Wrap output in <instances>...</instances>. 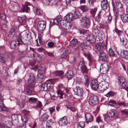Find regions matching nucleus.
Wrapping results in <instances>:
<instances>
[{"label":"nucleus","mask_w":128,"mask_h":128,"mask_svg":"<svg viewBox=\"0 0 128 128\" xmlns=\"http://www.w3.org/2000/svg\"><path fill=\"white\" fill-rule=\"evenodd\" d=\"M80 22L82 26L88 28L90 25V21L89 18L86 17L82 18L80 20Z\"/></svg>","instance_id":"f257e3e1"},{"label":"nucleus","mask_w":128,"mask_h":128,"mask_svg":"<svg viewBox=\"0 0 128 128\" xmlns=\"http://www.w3.org/2000/svg\"><path fill=\"white\" fill-rule=\"evenodd\" d=\"M21 35H19L17 40H13L11 42L10 44V46L12 49H15L18 45L23 43V42L21 39Z\"/></svg>","instance_id":"f03ea898"},{"label":"nucleus","mask_w":128,"mask_h":128,"mask_svg":"<svg viewBox=\"0 0 128 128\" xmlns=\"http://www.w3.org/2000/svg\"><path fill=\"white\" fill-rule=\"evenodd\" d=\"M108 116L110 120L116 119L118 118V114L117 111L114 109L110 110L108 112Z\"/></svg>","instance_id":"7ed1b4c3"},{"label":"nucleus","mask_w":128,"mask_h":128,"mask_svg":"<svg viewBox=\"0 0 128 128\" xmlns=\"http://www.w3.org/2000/svg\"><path fill=\"white\" fill-rule=\"evenodd\" d=\"M106 47L105 43L102 42L96 44L95 46V49L98 52L103 51Z\"/></svg>","instance_id":"20e7f679"},{"label":"nucleus","mask_w":128,"mask_h":128,"mask_svg":"<svg viewBox=\"0 0 128 128\" xmlns=\"http://www.w3.org/2000/svg\"><path fill=\"white\" fill-rule=\"evenodd\" d=\"M108 104L110 105L114 106L116 108H118L121 106H125V104L124 102H121L116 103L115 101L114 100H111L108 103Z\"/></svg>","instance_id":"39448f33"},{"label":"nucleus","mask_w":128,"mask_h":128,"mask_svg":"<svg viewBox=\"0 0 128 128\" xmlns=\"http://www.w3.org/2000/svg\"><path fill=\"white\" fill-rule=\"evenodd\" d=\"M118 84L124 88L128 86L126 78L124 76H120L118 78Z\"/></svg>","instance_id":"423d86ee"},{"label":"nucleus","mask_w":128,"mask_h":128,"mask_svg":"<svg viewBox=\"0 0 128 128\" xmlns=\"http://www.w3.org/2000/svg\"><path fill=\"white\" fill-rule=\"evenodd\" d=\"M100 32V31L96 27L93 28L92 31V35L96 38V40L98 41H100L102 40L101 37H99V36L101 34Z\"/></svg>","instance_id":"0eeeda50"},{"label":"nucleus","mask_w":128,"mask_h":128,"mask_svg":"<svg viewBox=\"0 0 128 128\" xmlns=\"http://www.w3.org/2000/svg\"><path fill=\"white\" fill-rule=\"evenodd\" d=\"M109 84L108 82L102 81L99 84V90L103 92L108 87Z\"/></svg>","instance_id":"6e6552de"},{"label":"nucleus","mask_w":128,"mask_h":128,"mask_svg":"<svg viewBox=\"0 0 128 128\" xmlns=\"http://www.w3.org/2000/svg\"><path fill=\"white\" fill-rule=\"evenodd\" d=\"M35 83H30L27 86L26 90V94L28 95H30L32 94V92L33 90Z\"/></svg>","instance_id":"1a4fd4ad"},{"label":"nucleus","mask_w":128,"mask_h":128,"mask_svg":"<svg viewBox=\"0 0 128 128\" xmlns=\"http://www.w3.org/2000/svg\"><path fill=\"white\" fill-rule=\"evenodd\" d=\"M46 23L44 20L39 21L37 25V29L39 31L44 30L46 27Z\"/></svg>","instance_id":"9d476101"},{"label":"nucleus","mask_w":128,"mask_h":128,"mask_svg":"<svg viewBox=\"0 0 128 128\" xmlns=\"http://www.w3.org/2000/svg\"><path fill=\"white\" fill-rule=\"evenodd\" d=\"M37 68L38 72L41 74H44L46 71L45 66L43 64H40L38 67L36 66L34 67V70H35Z\"/></svg>","instance_id":"9b49d317"},{"label":"nucleus","mask_w":128,"mask_h":128,"mask_svg":"<svg viewBox=\"0 0 128 128\" xmlns=\"http://www.w3.org/2000/svg\"><path fill=\"white\" fill-rule=\"evenodd\" d=\"M31 6V4L28 2H26L24 5H23L21 9V10L23 12L29 13L30 12V8Z\"/></svg>","instance_id":"f8f14e48"},{"label":"nucleus","mask_w":128,"mask_h":128,"mask_svg":"<svg viewBox=\"0 0 128 128\" xmlns=\"http://www.w3.org/2000/svg\"><path fill=\"white\" fill-rule=\"evenodd\" d=\"M98 102V99L96 96H91L89 99V103L92 105H94Z\"/></svg>","instance_id":"ddd939ff"},{"label":"nucleus","mask_w":128,"mask_h":128,"mask_svg":"<svg viewBox=\"0 0 128 128\" xmlns=\"http://www.w3.org/2000/svg\"><path fill=\"white\" fill-rule=\"evenodd\" d=\"M109 68V66L106 63L101 65L100 70L103 74H105L108 72Z\"/></svg>","instance_id":"4468645a"},{"label":"nucleus","mask_w":128,"mask_h":128,"mask_svg":"<svg viewBox=\"0 0 128 128\" xmlns=\"http://www.w3.org/2000/svg\"><path fill=\"white\" fill-rule=\"evenodd\" d=\"M78 43L77 40L76 39H73L70 42V45L73 49H77L79 47Z\"/></svg>","instance_id":"2eb2a0df"},{"label":"nucleus","mask_w":128,"mask_h":128,"mask_svg":"<svg viewBox=\"0 0 128 128\" xmlns=\"http://www.w3.org/2000/svg\"><path fill=\"white\" fill-rule=\"evenodd\" d=\"M79 66L83 74L87 73L88 69L85 65L84 62L82 61L80 62L79 63Z\"/></svg>","instance_id":"dca6fc26"},{"label":"nucleus","mask_w":128,"mask_h":128,"mask_svg":"<svg viewBox=\"0 0 128 128\" xmlns=\"http://www.w3.org/2000/svg\"><path fill=\"white\" fill-rule=\"evenodd\" d=\"M90 86L92 89L94 90H96L98 88L99 89L98 83L97 80H94L92 81L91 83Z\"/></svg>","instance_id":"f3484780"},{"label":"nucleus","mask_w":128,"mask_h":128,"mask_svg":"<svg viewBox=\"0 0 128 128\" xmlns=\"http://www.w3.org/2000/svg\"><path fill=\"white\" fill-rule=\"evenodd\" d=\"M75 94L81 97L82 95L83 91L82 88L79 86L75 88L74 89Z\"/></svg>","instance_id":"a211bd4d"},{"label":"nucleus","mask_w":128,"mask_h":128,"mask_svg":"<svg viewBox=\"0 0 128 128\" xmlns=\"http://www.w3.org/2000/svg\"><path fill=\"white\" fill-rule=\"evenodd\" d=\"M108 56V55L105 52H100L99 57L101 60L104 62H107Z\"/></svg>","instance_id":"6ab92c4d"},{"label":"nucleus","mask_w":128,"mask_h":128,"mask_svg":"<svg viewBox=\"0 0 128 128\" xmlns=\"http://www.w3.org/2000/svg\"><path fill=\"white\" fill-rule=\"evenodd\" d=\"M96 38L92 34L88 35L86 37V40L90 44H93L95 42Z\"/></svg>","instance_id":"aec40b11"},{"label":"nucleus","mask_w":128,"mask_h":128,"mask_svg":"<svg viewBox=\"0 0 128 128\" xmlns=\"http://www.w3.org/2000/svg\"><path fill=\"white\" fill-rule=\"evenodd\" d=\"M120 42L123 45L126 49L128 48V40L125 38L124 36L122 37H120Z\"/></svg>","instance_id":"412c9836"},{"label":"nucleus","mask_w":128,"mask_h":128,"mask_svg":"<svg viewBox=\"0 0 128 128\" xmlns=\"http://www.w3.org/2000/svg\"><path fill=\"white\" fill-rule=\"evenodd\" d=\"M58 123L60 126L66 125L68 124V122L66 117L65 116L60 118L58 121Z\"/></svg>","instance_id":"4be33fe9"},{"label":"nucleus","mask_w":128,"mask_h":128,"mask_svg":"<svg viewBox=\"0 0 128 128\" xmlns=\"http://www.w3.org/2000/svg\"><path fill=\"white\" fill-rule=\"evenodd\" d=\"M35 76L32 73H30L29 75L28 82L29 83H35L34 82V81L35 80Z\"/></svg>","instance_id":"5701e85b"},{"label":"nucleus","mask_w":128,"mask_h":128,"mask_svg":"<svg viewBox=\"0 0 128 128\" xmlns=\"http://www.w3.org/2000/svg\"><path fill=\"white\" fill-rule=\"evenodd\" d=\"M73 14L72 13H70L69 14H67L64 18V20L70 22L72 21L74 19L73 17Z\"/></svg>","instance_id":"b1692460"},{"label":"nucleus","mask_w":128,"mask_h":128,"mask_svg":"<svg viewBox=\"0 0 128 128\" xmlns=\"http://www.w3.org/2000/svg\"><path fill=\"white\" fill-rule=\"evenodd\" d=\"M86 122V123L91 122L93 120V117L91 114L89 113L85 114Z\"/></svg>","instance_id":"393cba45"},{"label":"nucleus","mask_w":128,"mask_h":128,"mask_svg":"<svg viewBox=\"0 0 128 128\" xmlns=\"http://www.w3.org/2000/svg\"><path fill=\"white\" fill-rule=\"evenodd\" d=\"M26 18L25 16H23L18 17V20L21 25H23L26 24Z\"/></svg>","instance_id":"a878e982"},{"label":"nucleus","mask_w":128,"mask_h":128,"mask_svg":"<svg viewBox=\"0 0 128 128\" xmlns=\"http://www.w3.org/2000/svg\"><path fill=\"white\" fill-rule=\"evenodd\" d=\"M80 46L81 48L88 50H90L91 48L90 46L87 44L86 42H83L81 43L80 44Z\"/></svg>","instance_id":"bb28decb"},{"label":"nucleus","mask_w":128,"mask_h":128,"mask_svg":"<svg viewBox=\"0 0 128 128\" xmlns=\"http://www.w3.org/2000/svg\"><path fill=\"white\" fill-rule=\"evenodd\" d=\"M116 6L117 8L120 9V11H122L123 10V5L118 0H115Z\"/></svg>","instance_id":"cd10ccee"},{"label":"nucleus","mask_w":128,"mask_h":128,"mask_svg":"<svg viewBox=\"0 0 128 128\" xmlns=\"http://www.w3.org/2000/svg\"><path fill=\"white\" fill-rule=\"evenodd\" d=\"M83 55L88 59L90 62H91L93 60V58L89 52H84Z\"/></svg>","instance_id":"c85d7f7f"},{"label":"nucleus","mask_w":128,"mask_h":128,"mask_svg":"<svg viewBox=\"0 0 128 128\" xmlns=\"http://www.w3.org/2000/svg\"><path fill=\"white\" fill-rule=\"evenodd\" d=\"M83 80V82L85 86L87 87H88L90 82V79L89 76L87 75H85Z\"/></svg>","instance_id":"c756f323"},{"label":"nucleus","mask_w":128,"mask_h":128,"mask_svg":"<svg viewBox=\"0 0 128 128\" xmlns=\"http://www.w3.org/2000/svg\"><path fill=\"white\" fill-rule=\"evenodd\" d=\"M108 2L107 0H102L101 3V6L102 10H105L107 8Z\"/></svg>","instance_id":"7c9ffc66"},{"label":"nucleus","mask_w":128,"mask_h":128,"mask_svg":"<svg viewBox=\"0 0 128 128\" xmlns=\"http://www.w3.org/2000/svg\"><path fill=\"white\" fill-rule=\"evenodd\" d=\"M121 19L124 22H128V14L124 13L120 16Z\"/></svg>","instance_id":"2f4dec72"},{"label":"nucleus","mask_w":128,"mask_h":128,"mask_svg":"<svg viewBox=\"0 0 128 128\" xmlns=\"http://www.w3.org/2000/svg\"><path fill=\"white\" fill-rule=\"evenodd\" d=\"M70 52V50L69 48H67L65 49L63 53L61 56L62 58H65L68 55Z\"/></svg>","instance_id":"473e14b6"},{"label":"nucleus","mask_w":128,"mask_h":128,"mask_svg":"<svg viewBox=\"0 0 128 128\" xmlns=\"http://www.w3.org/2000/svg\"><path fill=\"white\" fill-rule=\"evenodd\" d=\"M120 55L122 58L126 59L128 60V51L126 50L120 52Z\"/></svg>","instance_id":"72a5a7b5"},{"label":"nucleus","mask_w":128,"mask_h":128,"mask_svg":"<svg viewBox=\"0 0 128 128\" xmlns=\"http://www.w3.org/2000/svg\"><path fill=\"white\" fill-rule=\"evenodd\" d=\"M46 85V90H47L50 89H52L53 88L54 84L53 82H47L44 83Z\"/></svg>","instance_id":"f704fd0d"},{"label":"nucleus","mask_w":128,"mask_h":128,"mask_svg":"<svg viewBox=\"0 0 128 128\" xmlns=\"http://www.w3.org/2000/svg\"><path fill=\"white\" fill-rule=\"evenodd\" d=\"M54 75L56 76H59L61 79L63 78L64 76L63 75L64 72L62 71H58L54 72Z\"/></svg>","instance_id":"c9c22d12"},{"label":"nucleus","mask_w":128,"mask_h":128,"mask_svg":"<svg viewBox=\"0 0 128 128\" xmlns=\"http://www.w3.org/2000/svg\"><path fill=\"white\" fill-rule=\"evenodd\" d=\"M19 35H21V39L22 40V41H23L24 40L26 39H28V37L29 36V35L28 33H27L26 32H22L21 34H19Z\"/></svg>","instance_id":"e433bc0d"},{"label":"nucleus","mask_w":128,"mask_h":128,"mask_svg":"<svg viewBox=\"0 0 128 128\" xmlns=\"http://www.w3.org/2000/svg\"><path fill=\"white\" fill-rule=\"evenodd\" d=\"M66 76L68 79H71L74 76L73 73L71 70H69L66 73Z\"/></svg>","instance_id":"4c0bfd02"},{"label":"nucleus","mask_w":128,"mask_h":128,"mask_svg":"<svg viewBox=\"0 0 128 128\" xmlns=\"http://www.w3.org/2000/svg\"><path fill=\"white\" fill-rule=\"evenodd\" d=\"M53 123V122L51 119H50L48 120L46 125V128H51Z\"/></svg>","instance_id":"58836bf2"},{"label":"nucleus","mask_w":128,"mask_h":128,"mask_svg":"<svg viewBox=\"0 0 128 128\" xmlns=\"http://www.w3.org/2000/svg\"><path fill=\"white\" fill-rule=\"evenodd\" d=\"M8 109L4 104L3 102L0 103V111H7Z\"/></svg>","instance_id":"ea45409f"},{"label":"nucleus","mask_w":128,"mask_h":128,"mask_svg":"<svg viewBox=\"0 0 128 128\" xmlns=\"http://www.w3.org/2000/svg\"><path fill=\"white\" fill-rule=\"evenodd\" d=\"M33 56L34 59L38 61H39L41 58V56L39 54L36 53L33 54Z\"/></svg>","instance_id":"a19ab883"},{"label":"nucleus","mask_w":128,"mask_h":128,"mask_svg":"<svg viewBox=\"0 0 128 128\" xmlns=\"http://www.w3.org/2000/svg\"><path fill=\"white\" fill-rule=\"evenodd\" d=\"M80 16V14L78 10H76L73 14L74 19H76L79 18Z\"/></svg>","instance_id":"79ce46f5"},{"label":"nucleus","mask_w":128,"mask_h":128,"mask_svg":"<svg viewBox=\"0 0 128 128\" xmlns=\"http://www.w3.org/2000/svg\"><path fill=\"white\" fill-rule=\"evenodd\" d=\"M48 117L49 116L48 114H44L41 116L40 119L42 121H44L48 119Z\"/></svg>","instance_id":"37998d69"},{"label":"nucleus","mask_w":128,"mask_h":128,"mask_svg":"<svg viewBox=\"0 0 128 128\" xmlns=\"http://www.w3.org/2000/svg\"><path fill=\"white\" fill-rule=\"evenodd\" d=\"M0 19L3 20L4 23L6 24L7 22V20L6 19V16L5 14H1L0 13Z\"/></svg>","instance_id":"c03bdc74"},{"label":"nucleus","mask_w":128,"mask_h":128,"mask_svg":"<svg viewBox=\"0 0 128 128\" xmlns=\"http://www.w3.org/2000/svg\"><path fill=\"white\" fill-rule=\"evenodd\" d=\"M32 40V39L31 38V36L30 35H29L28 39L24 40L22 41V42H23V43H24L25 44H29L31 42Z\"/></svg>","instance_id":"a18cd8bd"},{"label":"nucleus","mask_w":128,"mask_h":128,"mask_svg":"<svg viewBox=\"0 0 128 128\" xmlns=\"http://www.w3.org/2000/svg\"><path fill=\"white\" fill-rule=\"evenodd\" d=\"M37 78H38L37 80L38 82H42L44 79V76L40 74H38L37 76Z\"/></svg>","instance_id":"49530a36"},{"label":"nucleus","mask_w":128,"mask_h":128,"mask_svg":"<svg viewBox=\"0 0 128 128\" xmlns=\"http://www.w3.org/2000/svg\"><path fill=\"white\" fill-rule=\"evenodd\" d=\"M80 9L84 12H88L89 10V8L85 5L81 6L80 7Z\"/></svg>","instance_id":"de8ad7c7"},{"label":"nucleus","mask_w":128,"mask_h":128,"mask_svg":"<svg viewBox=\"0 0 128 128\" xmlns=\"http://www.w3.org/2000/svg\"><path fill=\"white\" fill-rule=\"evenodd\" d=\"M85 124V122H78L77 124V128H83Z\"/></svg>","instance_id":"09e8293b"},{"label":"nucleus","mask_w":128,"mask_h":128,"mask_svg":"<svg viewBox=\"0 0 128 128\" xmlns=\"http://www.w3.org/2000/svg\"><path fill=\"white\" fill-rule=\"evenodd\" d=\"M6 60V58L2 55L0 54V62L2 63H5Z\"/></svg>","instance_id":"8fccbe9b"},{"label":"nucleus","mask_w":128,"mask_h":128,"mask_svg":"<svg viewBox=\"0 0 128 128\" xmlns=\"http://www.w3.org/2000/svg\"><path fill=\"white\" fill-rule=\"evenodd\" d=\"M37 100V98L32 97L30 98H29L28 100L29 102L31 104L34 103Z\"/></svg>","instance_id":"3c124183"},{"label":"nucleus","mask_w":128,"mask_h":128,"mask_svg":"<svg viewBox=\"0 0 128 128\" xmlns=\"http://www.w3.org/2000/svg\"><path fill=\"white\" fill-rule=\"evenodd\" d=\"M108 54L110 56H115V54L114 53L112 49L111 48H110L108 51Z\"/></svg>","instance_id":"603ef678"},{"label":"nucleus","mask_w":128,"mask_h":128,"mask_svg":"<svg viewBox=\"0 0 128 128\" xmlns=\"http://www.w3.org/2000/svg\"><path fill=\"white\" fill-rule=\"evenodd\" d=\"M56 92L58 95V96L60 99L62 98L63 94L62 92L60 90H58L56 91Z\"/></svg>","instance_id":"864d4df0"},{"label":"nucleus","mask_w":128,"mask_h":128,"mask_svg":"<svg viewBox=\"0 0 128 128\" xmlns=\"http://www.w3.org/2000/svg\"><path fill=\"white\" fill-rule=\"evenodd\" d=\"M45 88H46V85L44 84H42L39 87L41 91L46 90L45 89Z\"/></svg>","instance_id":"5fc2aeb1"},{"label":"nucleus","mask_w":128,"mask_h":128,"mask_svg":"<svg viewBox=\"0 0 128 128\" xmlns=\"http://www.w3.org/2000/svg\"><path fill=\"white\" fill-rule=\"evenodd\" d=\"M113 31H115L118 36H120L122 33V31L118 30L116 28H115Z\"/></svg>","instance_id":"6e6d98bb"},{"label":"nucleus","mask_w":128,"mask_h":128,"mask_svg":"<svg viewBox=\"0 0 128 128\" xmlns=\"http://www.w3.org/2000/svg\"><path fill=\"white\" fill-rule=\"evenodd\" d=\"M100 13L101 12H100L98 14L97 16L96 17V20L97 22H99L100 20L101 16L100 14Z\"/></svg>","instance_id":"4d7b16f0"},{"label":"nucleus","mask_w":128,"mask_h":128,"mask_svg":"<svg viewBox=\"0 0 128 128\" xmlns=\"http://www.w3.org/2000/svg\"><path fill=\"white\" fill-rule=\"evenodd\" d=\"M66 108L73 112H75L76 111V109L68 105L66 106Z\"/></svg>","instance_id":"13d9d810"},{"label":"nucleus","mask_w":128,"mask_h":128,"mask_svg":"<svg viewBox=\"0 0 128 128\" xmlns=\"http://www.w3.org/2000/svg\"><path fill=\"white\" fill-rule=\"evenodd\" d=\"M33 11L34 13L36 14H40V12L39 9L34 7L33 8Z\"/></svg>","instance_id":"bf43d9fd"},{"label":"nucleus","mask_w":128,"mask_h":128,"mask_svg":"<svg viewBox=\"0 0 128 128\" xmlns=\"http://www.w3.org/2000/svg\"><path fill=\"white\" fill-rule=\"evenodd\" d=\"M114 94L115 93L113 92L110 91L106 95V96L107 97H108L110 96H114Z\"/></svg>","instance_id":"052dcab7"},{"label":"nucleus","mask_w":128,"mask_h":128,"mask_svg":"<svg viewBox=\"0 0 128 128\" xmlns=\"http://www.w3.org/2000/svg\"><path fill=\"white\" fill-rule=\"evenodd\" d=\"M36 106L37 108H40L42 106V103L40 102L39 101H36Z\"/></svg>","instance_id":"680f3d73"},{"label":"nucleus","mask_w":128,"mask_h":128,"mask_svg":"<svg viewBox=\"0 0 128 128\" xmlns=\"http://www.w3.org/2000/svg\"><path fill=\"white\" fill-rule=\"evenodd\" d=\"M22 120L23 124H26V123L28 121L27 118L24 116L22 117Z\"/></svg>","instance_id":"e2e57ef3"},{"label":"nucleus","mask_w":128,"mask_h":128,"mask_svg":"<svg viewBox=\"0 0 128 128\" xmlns=\"http://www.w3.org/2000/svg\"><path fill=\"white\" fill-rule=\"evenodd\" d=\"M121 112L123 114L126 115H128V110H121Z\"/></svg>","instance_id":"0e129e2a"},{"label":"nucleus","mask_w":128,"mask_h":128,"mask_svg":"<svg viewBox=\"0 0 128 128\" xmlns=\"http://www.w3.org/2000/svg\"><path fill=\"white\" fill-rule=\"evenodd\" d=\"M15 34V30L13 29L12 28L10 32L8 33V35H13Z\"/></svg>","instance_id":"69168bd1"},{"label":"nucleus","mask_w":128,"mask_h":128,"mask_svg":"<svg viewBox=\"0 0 128 128\" xmlns=\"http://www.w3.org/2000/svg\"><path fill=\"white\" fill-rule=\"evenodd\" d=\"M88 31L85 30L84 29H82L80 30V34H84L86 33H87Z\"/></svg>","instance_id":"338daca9"},{"label":"nucleus","mask_w":128,"mask_h":128,"mask_svg":"<svg viewBox=\"0 0 128 128\" xmlns=\"http://www.w3.org/2000/svg\"><path fill=\"white\" fill-rule=\"evenodd\" d=\"M26 124H21L18 128H26Z\"/></svg>","instance_id":"774afa93"}]
</instances>
